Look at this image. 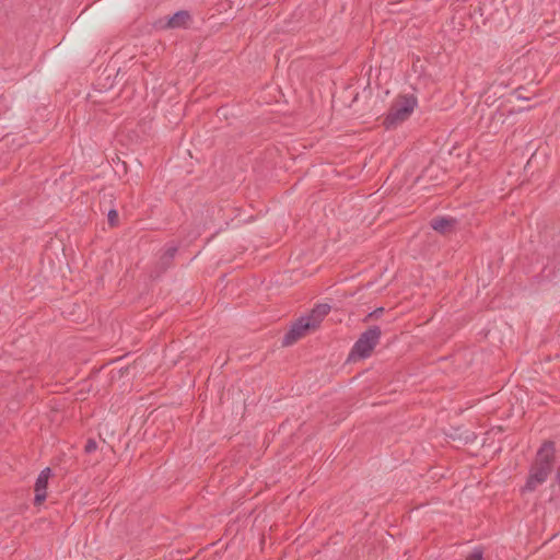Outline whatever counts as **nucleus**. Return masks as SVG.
Instances as JSON below:
<instances>
[{"label":"nucleus","instance_id":"obj_4","mask_svg":"<svg viewBox=\"0 0 560 560\" xmlns=\"http://www.w3.org/2000/svg\"><path fill=\"white\" fill-rule=\"evenodd\" d=\"M315 329L302 316L296 319L282 339V346L288 347L295 343Z\"/></svg>","mask_w":560,"mask_h":560},{"label":"nucleus","instance_id":"obj_9","mask_svg":"<svg viewBox=\"0 0 560 560\" xmlns=\"http://www.w3.org/2000/svg\"><path fill=\"white\" fill-rule=\"evenodd\" d=\"M191 22V15L188 11L180 10L174 13L167 22L170 28H186Z\"/></svg>","mask_w":560,"mask_h":560},{"label":"nucleus","instance_id":"obj_8","mask_svg":"<svg viewBox=\"0 0 560 560\" xmlns=\"http://www.w3.org/2000/svg\"><path fill=\"white\" fill-rule=\"evenodd\" d=\"M456 224V219L446 217H436L433 218L430 222L431 228L441 234L451 233L452 231H454Z\"/></svg>","mask_w":560,"mask_h":560},{"label":"nucleus","instance_id":"obj_6","mask_svg":"<svg viewBox=\"0 0 560 560\" xmlns=\"http://www.w3.org/2000/svg\"><path fill=\"white\" fill-rule=\"evenodd\" d=\"M548 476L545 471L539 470L535 466L530 465L528 477L526 483L522 488V492H533L539 486H541L547 479Z\"/></svg>","mask_w":560,"mask_h":560},{"label":"nucleus","instance_id":"obj_7","mask_svg":"<svg viewBox=\"0 0 560 560\" xmlns=\"http://www.w3.org/2000/svg\"><path fill=\"white\" fill-rule=\"evenodd\" d=\"M331 307L329 304L323 303L317 304L310 314L302 316L306 322H310V325L317 329L320 325V323L324 320V318L328 315Z\"/></svg>","mask_w":560,"mask_h":560},{"label":"nucleus","instance_id":"obj_1","mask_svg":"<svg viewBox=\"0 0 560 560\" xmlns=\"http://www.w3.org/2000/svg\"><path fill=\"white\" fill-rule=\"evenodd\" d=\"M418 105L417 97L413 95H399L390 105L386 114L383 126L387 130L396 129L406 121Z\"/></svg>","mask_w":560,"mask_h":560},{"label":"nucleus","instance_id":"obj_5","mask_svg":"<svg viewBox=\"0 0 560 560\" xmlns=\"http://www.w3.org/2000/svg\"><path fill=\"white\" fill-rule=\"evenodd\" d=\"M50 476H51V469L49 467H46L45 469H43L39 472V475L35 481V486H34V491H35L34 505H36V506L42 505L43 502L46 500L48 480H49Z\"/></svg>","mask_w":560,"mask_h":560},{"label":"nucleus","instance_id":"obj_3","mask_svg":"<svg viewBox=\"0 0 560 560\" xmlns=\"http://www.w3.org/2000/svg\"><path fill=\"white\" fill-rule=\"evenodd\" d=\"M556 458V445L552 441H545L540 447L538 448L535 459L533 462V466L538 468L539 470L545 471L547 475L553 469Z\"/></svg>","mask_w":560,"mask_h":560},{"label":"nucleus","instance_id":"obj_10","mask_svg":"<svg viewBox=\"0 0 560 560\" xmlns=\"http://www.w3.org/2000/svg\"><path fill=\"white\" fill-rule=\"evenodd\" d=\"M483 559V550L481 548H475L465 560H482Z\"/></svg>","mask_w":560,"mask_h":560},{"label":"nucleus","instance_id":"obj_12","mask_svg":"<svg viewBox=\"0 0 560 560\" xmlns=\"http://www.w3.org/2000/svg\"><path fill=\"white\" fill-rule=\"evenodd\" d=\"M176 253L177 248L175 246H171L165 250L163 259H165L166 261H171L175 257Z\"/></svg>","mask_w":560,"mask_h":560},{"label":"nucleus","instance_id":"obj_13","mask_svg":"<svg viewBox=\"0 0 560 560\" xmlns=\"http://www.w3.org/2000/svg\"><path fill=\"white\" fill-rule=\"evenodd\" d=\"M96 448H97V443L94 440H92V439L88 440V442H86V444L84 446L85 452L86 453H92Z\"/></svg>","mask_w":560,"mask_h":560},{"label":"nucleus","instance_id":"obj_11","mask_svg":"<svg viewBox=\"0 0 560 560\" xmlns=\"http://www.w3.org/2000/svg\"><path fill=\"white\" fill-rule=\"evenodd\" d=\"M118 212L115 209L108 211L107 220L110 226H116L118 224Z\"/></svg>","mask_w":560,"mask_h":560},{"label":"nucleus","instance_id":"obj_2","mask_svg":"<svg viewBox=\"0 0 560 560\" xmlns=\"http://www.w3.org/2000/svg\"><path fill=\"white\" fill-rule=\"evenodd\" d=\"M381 335L382 331L378 326H372L362 332L350 351L349 360L355 361L357 359L369 358L378 343Z\"/></svg>","mask_w":560,"mask_h":560},{"label":"nucleus","instance_id":"obj_14","mask_svg":"<svg viewBox=\"0 0 560 560\" xmlns=\"http://www.w3.org/2000/svg\"><path fill=\"white\" fill-rule=\"evenodd\" d=\"M383 312H384V308H383V307L376 308L374 312L370 313V314L365 317L364 322L369 320V319H370V318H372V317L377 318V317H378Z\"/></svg>","mask_w":560,"mask_h":560}]
</instances>
